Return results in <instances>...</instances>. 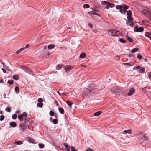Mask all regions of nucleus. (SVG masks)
<instances>
[{
	"mask_svg": "<svg viewBox=\"0 0 151 151\" xmlns=\"http://www.w3.org/2000/svg\"><path fill=\"white\" fill-rule=\"evenodd\" d=\"M144 28L142 27H140L138 28V30L136 31L137 32H141L143 31Z\"/></svg>",
	"mask_w": 151,
	"mask_h": 151,
	"instance_id": "obj_15",
	"label": "nucleus"
},
{
	"mask_svg": "<svg viewBox=\"0 0 151 151\" xmlns=\"http://www.w3.org/2000/svg\"><path fill=\"white\" fill-rule=\"evenodd\" d=\"M127 37L128 40V41L130 42H133V40L130 37L128 36H127Z\"/></svg>",
	"mask_w": 151,
	"mask_h": 151,
	"instance_id": "obj_24",
	"label": "nucleus"
},
{
	"mask_svg": "<svg viewBox=\"0 0 151 151\" xmlns=\"http://www.w3.org/2000/svg\"><path fill=\"white\" fill-rule=\"evenodd\" d=\"M129 25H130L131 27H132L134 25V23H132L129 24Z\"/></svg>",
	"mask_w": 151,
	"mask_h": 151,
	"instance_id": "obj_58",
	"label": "nucleus"
},
{
	"mask_svg": "<svg viewBox=\"0 0 151 151\" xmlns=\"http://www.w3.org/2000/svg\"><path fill=\"white\" fill-rule=\"evenodd\" d=\"M72 68L70 65H66L64 69L66 72L68 73L72 70Z\"/></svg>",
	"mask_w": 151,
	"mask_h": 151,
	"instance_id": "obj_5",
	"label": "nucleus"
},
{
	"mask_svg": "<svg viewBox=\"0 0 151 151\" xmlns=\"http://www.w3.org/2000/svg\"><path fill=\"white\" fill-rule=\"evenodd\" d=\"M18 118L19 119L20 121H27V119L25 118H23V116L21 114H20L18 116Z\"/></svg>",
	"mask_w": 151,
	"mask_h": 151,
	"instance_id": "obj_9",
	"label": "nucleus"
},
{
	"mask_svg": "<svg viewBox=\"0 0 151 151\" xmlns=\"http://www.w3.org/2000/svg\"><path fill=\"white\" fill-rule=\"evenodd\" d=\"M80 57L81 58H83L85 57V54L84 53L81 54L80 56Z\"/></svg>",
	"mask_w": 151,
	"mask_h": 151,
	"instance_id": "obj_34",
	"label": "nucleus"
},
{
	"mask_svg": "<svg viewBox=\"0 0 151 151\" xmlns=\"http://www.w3.org/2000/svg\"><path fill=\"white\" fill-rule=\"evenodd\" d=\"M109 8V5L107 4L105 7V8L106 9H108Z\"/></svg>",
	"mask_w": 151,
	"mask_h": 151,
	"instance_id": "obj_59",
	"label": "nucleus"
},
{
	"mask_svg": "<svg viewBox=\"0 0 151 151\" xmlns=\"http://www.w3.org/2000/svg\"><path fill=\"white\" fill-rule=\"evenodd\" d=\"M4 116L3 115H1L0 116V121H2L4 119Z\"/></svg>",
	"mask_w": 151,
	"mask_h": 151,
	"instance_id": "obj_40",
	"label": "nucleus"
},
{
	"mask_svg": "<svg viewBox=\"0 0 151 151\" xmlns=\"http://www.w3.org/2000/svg\"><path fill=\"white\" fill-rule=\"evenodd\" d=\"M84 91H86L88 93H90L91 92L90 90L86 88H84Z\"/></svg>",
	"mask_w": 151,
	"mask_h": 151,
	"instance_id": "obj_41",
	"label": "nucleus"
},
{
	"mask_svg": "<svg viewBox=\"0 0 151 151\" xmlns=\"http://www.w3.org/2000/svg\"><path fill=\"white\" fill-rule=\"evenodd\" d=\"M108 1H102L101 2V3L102 5H104L106 4H108Z\"/></svg>",
	"mask_w": 151,
	"mask_h": 151,
	"instance_id": "obj_29",
	"label": "nucleus"
},
{
	"mask_svg": "<svg viewBox=\"0 0 151 151\" xmlns=\"http://www.w3.org/2000/svg\"><path fill=\"white\" fill-rule=\"evenodd\" d=\"M23 142L22 141H16L15 142L14 144L13 145V147H15V145H20L22 144Z\"/></svg>",
	"mask_w": 151,
	"mask_h": 151,
	"instance_id": "obj_8",
	"label": "nucleus"
},
{
	"mask_svg": "<svg viewBox=\"0 0 151 151\" xmlns=\"http://www.w3.org/2000/svg\"><path fill=\"white\" fill-rule=\"evenodd\" d=\"M131 130H125L123 132V133L124 134H126L127 133H128L130 134L131 133Z\"/></svg>",
	"mask_w": 151,
	"mask_h": 151,
	"instance_id": "obj_18",
	"label": "nucleus"
},
{
	"mask_svg": "<svg viewBox=\"0 0 151 151\" xmlns=\"http://www.w3.org/2000/svg\"><path fill=\"white\" fill-rule=\"evenodd\" d=\"M142 12L143 14L145 15L150 14V12L147 10H144L142 11Z\"/></svg>",
	"mask_w": 151,
	"mask_h": 151,
	"instance_id": "obj_12",
	"label": "nucleus"
},
{
	"mask_svg": "<svg viewBox=\"0 0 151 151\" xmlns=\"http://www.w3.org/2000/svg\"><path fill=\"white\" fill-rule=\"evenodd\" d=\"M141 69L139 70L140 73H143L145 72V69L144 68H140Z\"/></svg>",
	"mask_w": 151,
	"mask_h": 151,
	"instance_id": "obj_26",
	"label": "nucleus"
},
{
	"mask_svg": "<svg viewBox=\"0 0 151 151\" xmlns=\"http://www.w3.org/2000/svg\"><path fill=\"white\" fill-rule=\"evenodd\" d=\"M8 83L10 85L12 84L13 83V81L12 80H9L8 81Z\"/></svg>",
	"mask_w": 151,
	"mask_h": 151,
	"instance_id": "obj_44",
	"label": "nucleus"
},
{
	"mask_svg": "<svg viewBox=\"0 0 151 151\" xmlns=\"http://www.w3.org/2000/svg\"><path fill=\"white\" fill-rule=\"evenodd\" d=\"M142 22L143 23L145 24V23L146 22V21L145 20H143L142 21Z\"/></svg>",
	"mask_w": 151,
	"mask_h": 151,
	"instance_id": "obj_64",
	"label": "nucleus"
},
{
	"mask_svg": "<svg viewBox=\"0 0 151 151\" xmlns=\"http://www.w3.org/2000/svg\"><path fill=\"white\" fill-rule=\"evenodd\" d=\"M135 92V91L133 88H131L129 90V93H128V95L129 96H130L132 95Z\"/></svg>",
	"mask_w": 151,
	"mask_h": 151,
	"instance_id": "obj_6",
	"label": "nucleus"
},
{
	"mask_svg": "<svg viewBox=\"0 0 151 151\" xmlns=\"http://www.w3.org/2000/svg\"><path fill=\"white\" fill-rule=\"evenodd\" d=\"M127 20L128 21L130 22L133 20V18L131 17V16H128L127 17Z\"/></svg>",
	"mask_w": 151,
	"mask_h": 151,
	"instance_id": "obj_21",
	"label": "nucleus"
},
{
	"mask_svg": "<svg viewBox=\"0 0 151 151\" xmlns=\"http://www.w3.org/2000/svg\"><path fill=\"white\" fill-rule=\"evenodd\" d=\"M70 145L66 148L67 150V151H70Z\"/></svg>",
	"mask_w": 151,
	"mask_h": 151,
	"instance_id": "obj_55",
	"label": "nucleus"
},
{
	"mask_svg": "<svg viewBox=\"0 0 151 151\" xmlns=\"http://www.w3.org/2000/svg\"><path fill=\"white\" fill-rule=\"evenodd\" d=\"M47 48V47L46 46H45L43 47V48L45 50H46Z\"/></svg>",
	"mask_w": 151,
	"mask_h": 151,
	"instance_id": "obj_63",
	"label": "nucleus"
},
{
	"mask_svg": "<svg viewBox=\"0 0 151 151\" xmlns=\"http://www.w3.org/2000/svg\"><path fill=\"white\" fill-rule=\"evenodd\" d=\"M141 68L140 66H137L135 67H134L133 68V70H136L137 69H139Z\"/></svg>",
	"mask_w": 151,
	"mask_h": 151,
	"instance_id": "obj_27",
	"label": "nucleus"
},
{
	"mask_svg": "<svg viewBox=\"0 0 151 151\" xmlns=\"http://www.w3.org/2000/svg\"><path fill=\"white\" fill-rule=\"evenodd\" d=\"M50 114L52 116H53L54 115V113L52 111H50Z\"/></svg>",
	"mask_w": 151,
	"mask_h": 151,
	"instance_id": "obj_46",
	"label": "nucleus"
},
{
	"mask_svg": "<svg viewBox=\"0 0 151 151\" xmlns=\"http://www.w3.org/2000/svg\"><path fill=\"white\" fill-rule=\"evenodd\" d=\"M16 123L14 122H10V125L12 127H15L16 126Z\"/></svg>",
	"mask_w": 151,
	"mask_h": 151,
	"instance_id": "obj_11",
	"label": "nucleus"
},
{
	"mask_svg": "<svg viewBox=\"0 0 151 151\" xmlns=\"http://www.w3.org/2000/svg\"><path fill=\"white\" fill-rule=\"evenodd\" d=\"M53 122L54 124H56L58 123V120L57 119H54L53 120Z\"/></svg>",
	"mask_w": 151,
	"mask_h": 151,
	"instance_id": "obj_38",
	"label": "nucleus"
},
{
	"mask_svg": "<svg viewBox=\"0 0 151 151\" xmlns=\"http://www.w3.org/2000/svg\"><path fill=\"white\" fill-rule=\"evenodd\" d=\"M129 8V6L127 5H123L122 8L120 10V12L122 14H125L127 12V9Z\"/></svg>",
	"mask_w": 151,
	"mask_h": 151,
	"instance_id": "obj_2",
	"label": "nucleus"
},
{
	"mask_svg": "<svg viewBox=\"0 0 151 151\" xmlns=\"http://www.w3.org/2000/svg\"><path fill=\"white\" fill-rule=\"evenodd\" d=\"M17 116V114H14L12 115V118L13 119H15Z\"/></svg>",
	"mask_w": 151,
	"mask_h": 151,
	"instance_id": "obj_39",
	"label": "nucleus"
},
{
	"mask_svg": "<svg viewBox=\"0 0 151 151\" xmlns=\"http://www.w3.org/2000/svg\"><path fill=\"white\" fill-rule=\"evenodd\" d=\"M88 13L91 15V16H92L94 15H96L98 16H99L98 13H96L95 12L93 11H89L88 12Z\"/></svg>",
	"mask_w": 151,
	"mask_h": 151,
	"instance_id": "obj_7",
	"label": "nucleus"
},
{
	"mask_svg": "<svg viewBox=\"0 0 151 151\" xmlns=\"http://www.w3.org/2000/svg\"><path fill=\"white\" fill-rule=\"evenodd\" d=\"M27 125L25 123H22L19 125V127L21 129L24 131L27 128Z\"/></svg>",
	"mask_w": 151,
	"mask_h": 151,
	"instance_id": "obj_4",
	"label": "nucleus"
},
{
	"mask_svg": "<svg viewBox=\"0 0 151 151\" xmlns=\"http://www.w3.org/2000/svg\"><path fill=\"white\" fill-rule=\"evenodd\" d=\"M12 78L14 80H17L19 79V77L18 75H14L12 77Z\"/></svg>",
	"mask_w": 151,
	"mask_h": 151,
	"instance_id": "obj_13",
	"label": "nucleus"
},
{
	"mask_svg": "<svg viewBox=\"0 0 151 151\" xmlns=\"http://www.w3.org/2000/svg\"><path fill=\"white\" fill-rule=\"evenodd\" d=\"M83 7L84 8H89L90 6L87 4H85L83 6Z\"/></svg>",
	"mask_w": 151,
	"mask_h": 151,
	"instance_id": "obj_32",
	"label": "nucleus"
},
{
	"mask_svg": "<svg viewBox=\"0 0 151 151\" xmlns=\"http://www.w3.org/2000/svg\"><path fill=\"white\" fill-rule=\"evenodd\" d=\"M43 104L42 103H37V106L39 107H42L43 106Z\"/></svg>",
	"mask_w": 151,
	"mask_h": 151,
	"instance_id": "obj_30",
	"label": "nucleus"
},
{
	"mask_svg": "<svg viewBox=\"0 0 151 151\" xmlns=\"http://www.w3.org/2000/svg\"><path fill=\"white\" fill-rule=\"evenodd\" d=\"M122 5H117L116 6V8L118 9H121V8H122Z\"/></svg>",
	"mask_w": 151,
	"mask_h": 151,
	"instance_id": "obj_37",
	"label": "nucleus"
},
{
	"mask_svg": "<svg viewBox=\"0 0 151 151\" xmlns=\"http://www.w3.org/2000/svg\"><path fill=\"white\" fill-rule=\"evenodd\" d=\"M108 4L109 5V7L111 8L115 6V5L114 4L110 3L109 2H108Z\"/></svg>",
	"mask_w": 151,
	"mask_h": 151,
	"instance_id": "obj_25",
	"label": "nucleus"
},
{
	"mask_svg": "<svg viewBox=\"0 0 151 151\" xmlns=\"http://www.w3.org/2000/svg\"><path fill=\"white\" fill-rule=\"evenodd\" d=\"M59 112L61 114H63L64 113V110L62 108H59Z\"/></svg>",
	"mask_w": 151,
	"mask_h": 151,
	"instance_id": "obj_16",
	"label": "nucleus"
},
{
	"mask_svg": "<svg viewBox=\"0 0 151 151\" xmlns=\"http://www.w3.org/2000/svg\"><path fill=\"white\" fill-rule=\"evenodd\" d=\"M2 70L4 73H6V71L4 69L2 68Z\"/></svg>",
	"mask_w": 151,
	"mask_h": 151,
	"instance_id": "obj_57",
	"label": "nucleus"
},
{
	"mask_svg": "<svg viewBox=\"0 0 151 151\" xmlns=\"http://www.w3.org/2000/svg\"><path fill=\"white\" fill-rule=\"evenodd\" d=\"M66 103L69 106L70 108H71V106L72 104V102L68 101H66Z\"/></svg>",
	"mask_w": 151,
	"mask_h": 151,
	"instance_id": "obj_22",
	"label": "nucleus"
},
{
	"mask_svg": "<svg viewBox=\"0 0 151 151\" xmlns=\"http://www.w3.org/2000/svg\"><path fill=\"white\" fill-rule=\"evenodd\" d=\"M22 116H26L27 115V114L26 112H23L22 115Z\"/></svg>",
	"mask_w": 151,
	"mask_h": 151,
	"instance_id": "obj_51",
	"label": "nucleus"
},
{
	"mask_svg": "<svg viewBox=\"0 0 151 151\" xmlns=\"http://www.w3.org/2000/svg\"><path fill=\"white\" fill-rule=\"evenodd\" d=\"M70 148L71 151H77V150H76L75 148L73 146H71Z\"/></svg>",
	"mask_w": 151,
	"mask_h": 151,
	"instance_id": "obj_43",
	"label": "nucleus"
},
{
	"mask_svg": "<svg viewBox=\"0 0 151 151\" xmlns=\"http://www.w3.org/2000/svg\"><path fill=\"white\" fill-rule=\"evenodd\" d=\"M149 78L150 80H151V72H150L149 74Z\"/></svg>",
	"mask_w": 151,
	"mask_h": 151,
	"instance_id": "obj_54",
	"label": "nucleus"
},
{
	"mask_svg": "<svg viewBox=\"0 0 151 151\" xmlns=\"http://www.w3.org/2000/svg\"><path fill=\"white\" fill-rule=\"evenodd\" d=\"M144 136H143L142 134H140L139 135L138 138L139 139H143V138H145Z\"/></svg>",
	"mask_w": 151,
	"mask_h": 151,
	"instance_id": "obj_31",
	"label": "nucleus"
},
{
	"mask_svg": "<svg viewBox=\"0 0 151 151\" xmlns=\"http://www.w3.org/2000/svg\"><path fill=\"white\" fill-rule=\"evenodd\" d=\"M55 47V45H54L50 44L48 45V47L49 49H51L54 48Z\"/></svg>",
	"mask_w": 151,
	"mask_h": 151,
	"instance_id": "obj_17",
	"label": "nucleus"
},
{
	"mask_svg": "<svg viewBox=\"0 0 151 151\" xmlns=\"http://www.w3.org/2000/svg\"><path fill=\"white\" fill-rule=\"evenodd\" d=\"M61 67L60 65H58L57 66L56 69L57 70H60L61 69Z\"/></svg>",
	"mask_w": 151,
	"mask_h": 151,
	"instance_id": "obj_45",
	"label": "nucleus"
},
{
	"mask_svg": "<svg viewBox=\"0 0 151 151\" xmlns=\"http://www.w3.org/2000/svg\"><path fill=\"white\" fill-rule=\"evenodd\" d=\"M139 50V49L138 48H135L132 49L131 50V52L132 53H134L136 52H137Z\"/></svg>",
	"mask_w": 151,
	"mask_h": 151,
	"instance_id": "obj_19",
	"label": "nucleus"
},
{
	"mask_svg": "<svg viewBox=\"0 0 151 151\" xmlns=\"http://www.w3.org/2000/svg\"><path fill=\"white\" fill-rule=\"evenodd\" d=\"M134 29H135V31H136L137 30H138V26H134Z\"/></svg>",
	"mask_w": 151,
	"mask_h": 151,
	"instance_id": "obj_47",
	"label": "nucleus"
},
{
	"mask_svg": "<svg viewBox=\"0 0 151 151\" xmlns=\"http://www.w3.org/2000/svg\"><path fill=\"white\" fill-rule=\"evenodd\" d=\"M29 46V44H27V45H26L24 48H24V49L26 48H28Z\"/></svg>",
	"mask_w": 151,
	"mask_h": 151,
	"instance_id": "obj_56",
	"label": "nucleus"
},
{
	"mask_svg": "<svg viewBox=\"0 0 151 151\" xmlns=\"http://www.w3.org/2000/svg\"><path fill=\"white\" fill-rule=\"evenodd\" d=\"M108 34L112 36H119L120 35V32L116 30H111L108 31Z\"/></svg>",
	"mask_w": 151,
	"mask_h": 151,
	"instance_id": "obj_1",
	"label": "nucleus"
},
{
	"mask_svg": "<svg viewBox=\"0 0 151 151\" xmlns=\"http://www.w3.org/2000/svg\"><path fill=\"white\" fill-rule=\"evenodd\" d=\"M5 111L10 112L11 111V108L9 107H6L5 109Z\"/></svg>",
	"mask_w": 151,
	"mask_h": 151,
	"instance_id": "obj_35",
	"label": "nucleus"
},
{
	"mask_svg": "<svg viewBox=\"0 0 151 151\" xmlns=\"http://www.w3.org/2000/svg\"><path fill=\"white\" fill-rule=\"evenodd\" d=\"M86 151H94V150L90 148H89L88 149H86L85 150Z\"/></svg>",
	"mask_w": 151,
	"mask_h": 151,
	"instance_id": "obj_48",
	"label": "nucleus"
},
{
	"mask_svg": "<svg viewBox=\"0 0 151 151\" xmlns=\"http://www.w3.org/2000/svg\"><path fill=\"white\" fill-rule=\"evenodd\" d=\"M27 141H28L31 143H33L34 141V140L32 138L29 137H28L27 138Z\"/></svg>",
	"mask_w": 151,
	"mask_h": 151,
	"instance_id": "obj_10",
	"label": "nucleus"
},
{
	"mask_svg": "<svg viewBox=\"0 0 151 151\" xmlns=\"http://www.w3.org/2000/svg\"><path fill=\"white\" fill-rule=\"evenodd\" d=\"M63 145L66 148L69 146L68 145V144L66 143H64Z\"/></svg>",
	"mask_w": 151,
	"mask_h": 151,
	"instance_id": "obj_52",
	"label": "nucleus"
},
{
	"mask_svg": "<svg viewBox=\"0 0 151 151\" xmlns=\"http://www.w3.org/2000/svg\"><path fill=\"white\" fill-rule=\"evenodd\" d=\"M38 145L39 147L40 148H43L44 147V145L42 144L39 143L38 144Z\"/></svg>",
	"mask_w": 151,
	"mask_h": 151,
	"instance_id": "obj_28",
	"label": "nucleus"
},
{
	"mask_svg": "<svg viewBox=\"0 0 151 151\" xmlns=\"http://www.w3.org/2000/svg\"><path fill=\"white\" fill-rule=\"evenodd\" d=\"M101 113V111H98L97 112H95L94 114V116H98L100 115Z\"/></svg>",
	"mask_w": 151,
	"mask_h": 151,
	"instance_id": "obj_20",
	"label": "nucleus"
},
{
	"mask_svg": "<svg viewBox=\"0 0 151 151\" xmlns=\"http://www.w3.org/2000/svg\"><path fill=\"white\" fill-rule=\"evenodd\" d=\"M3 82L4 81L3 79H1V80H0V83H3Z\"/></svg>",
	"mask_w": 151,
	"mask_h": 151,
	"instance_id": "obj_62",
	"label": "nucleus"
},
{
	"mask_svg": "<svg viewBox=\"0 0 151 151\" xmlns=\"http://www.w3.org/2000/svg\"><path fill=\"white\" fill-rule=\"evenodd\" d=\"M129 22L128 21H127L126 22V24L127 25H129Z\"/></svg>",
	"mask_w": 151,
	"mask_h": 151,
	"instance_id": "obj_60",
	"label": "nucleus"
},
{
	"mask_svg": "<svg viewBox=\"0 0 151 151\" xmlns=\"http://www.w3.org/2000/svg\"><path fill=\"white\" fill-rule=\"evenodd\" d=\"M88 26L90 28H92L93 27V25L91 23H88Z\"/></svg>",
	"mask_w": 151,
	"mask_h": 151,
	"instance_id": "obj_53",
	"label": "nucleus"
},
{
	"mask_svg": "<svg viewBox=\"0 0 151 151\" xmlns=\"http://www.w3.org/2000/svg\"><path fill=\"white\" fill-rule=\"evenodd\" d=\"M124 64L125 65H130V64L129 63H124Z\"/></svg>",
	"mask_w": 151,
	"mask_h": 151,
	"instance_id": "obj_61",
	"label": "nucleus"
},
{
	"mask_svg": "<svg viewBox=\"0 0 151 151\" xmlns=\"http://www.w3.org/2000/svg\"><path fill=\"white\" fill-rule=\"evenodd\" d=\"M38 101L39 102V103H42L43 101V99L41 98H40L38 99Z\"/></svg>",
	"mask_w": 151,
	"mask_h": 151,
	"instance_id": "obj_42",
	"label": "nucleus"
},
{
	"mask_svg": "<svg viewBox=\"0 0 151 151\" xmlns=\"http://www.w3.org/2000/svg\"><path fill=\"white\" fill-rule=\"evenodd\" d=\"M19 90V88L18 87L16 86L15 88V91H18Z\"/></svg>",
	"mask_w": 151,
	"mask_h": 151,
	"instance_id": "obj_50",
	"label": "nucleus"
},
{
	"mask_svg": "<svg viewBox=\"0 0 151 151\" xmlns=\"http://www.w3.org/2000/svg\"><path fill=\"white\" fill-rule=\"evenodd\" d=\"M127 14L128 16H131L132 15V12L130 10L128 11L127 12Z\"/></svg>",
	"mask_w": 151,
	"mask_h": 151,
	"instance_id": "obj_36",
	"label": "nucleus"
},
{
	"mask_svg": "<svg viewBox=\"0 0 151 151\" xmlns=\"http://www.w3.org/2000/svg\"><path fill=\"white\" fill-rule=\"evenodd\" d=\"M145 35L146 37H149L150 39L151 38V33L149 32H146Z\"/></svg>",
	"mask_w": 151,
	"mask_h": 151,
	"instance_id": "obj_14",
	"label": "nucleus"
},
{
	"mask_svg": "<svg viewBox=\"0 0 151 151\" xmlns=\"http://www.w3.org/2000/svg\"><path fill=\"white\" fill-rule=\"evenodd\" d=\"M22 69L26 73H27L28 74L32 75L33 74V73L31 70L29 68L26 67L24 68L22 67L20 68Z\"/></svg>",
	"mask_w": 151,
	"mask_h": 151,
	"instance_id": "obj_3",
	"label": "nucleus"
},
{
	"mask_svg": "<svg viewBox=\"0 0 151 151\" xmlns=\"http://www.w3.org/2000/svg\"><path fill=\"white\" fill-rule=\"evenodd\" d=\"M119 41L122 43H124L126 42V41L124 40L121 38L119 39Z\"/></svg>",
	"mask_w": 151,
	"mask_h": 151,
	"instance_id": "obj_33",
	"label": "nucleus"
},
{
	"mask_svg": "<svg viewBox=\"0 0 151 151\" xmlns=\"http://www.w3.org/2000/svg\"><path fill=\"white\" fill-rule=\"evenodd\" d=\"M24 50V48H22L20 49H19L18 50L16 51V53L17 54H19L20 52H21V51H22L23 50Z\"/></svg>",
	"mask_w": 151,
	"mask_h": 151,
	"instance_id": "obj_23",
	"label": "nucleus"
},
{
	"mask_svg": "<svg viewBox=\"0 0 151 151\" xmlns=\"http://www.w3.org/2000/svg\"><path fill=\"white\" fill-rule=\"evenodd\" d=\"M137 57L140 60L142 58V56H141L140 54H138Z\"/></svg>",
	"mask_w": 151,
	"mask_h": 151,
	"instance_id": "obj_49",
	"label": "nucleus"
}]
</instances>
